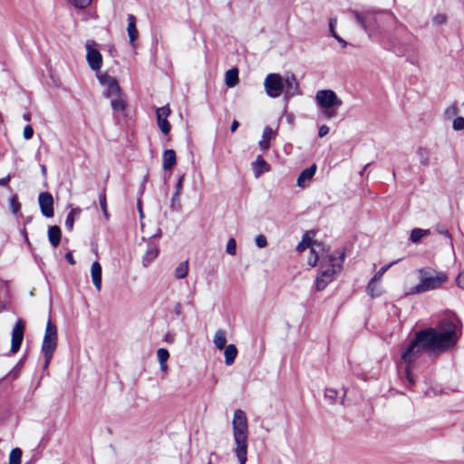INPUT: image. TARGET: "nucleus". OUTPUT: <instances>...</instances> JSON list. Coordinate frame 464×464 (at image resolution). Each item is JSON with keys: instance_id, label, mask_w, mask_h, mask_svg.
I'll list each match as a JSON object with an SVG mask.
<instances>
[{"instance_id": "nucleus-1", "label": "nucleus", "mask_w": 464, "mask_h": 464, "mask_svg": "<svg viewBox=\"0 0 464 464\" xmlns=\"http://www.w3.org/2000/svg\"><path fill=\"white\" fill-rule=\"evenodd\" d=\"M459 336L457 324L450 318L442 319L435 327L417 332L401 356V363L405 364V374L409 382L414 383L411 369L423 351L444 353L457 344Z\"/></svg>"}, {"instance_id": "nucleus-2", "label": "nucleus", "mask_w": 464, "mask_h": 464, "mask_svg": "<svg viewBox=\"0 0 464 464\" xmlns=\"http://www.w3.org/2000/svg\"><path fill=\"white\" fill-rule=\"evenodd\" d=\"M345 252L343 249H336L331 253L324 250L320 254V266L315 278L317 291L324 290L334 281L335 276L342 270Z\"/></svg>"}, {"instance_id": "nucleus-3", "label": "nucleus", "mask_w": 464, "mask_h": 464, "mask_svg": "<svg viewBox=\"0 0 464 464\" xmlns=\"http://www.w3.org/2000/svg\"><path fill=\"white\" fill-rule=\"evenodd\" d=\"M234 451L239 464H246L247 459L248 423L244 411L238 409L234 411L232 420Z\"/></svg>"}, {"instance_id": "nucleus-4", "label": "nucleus", "mask_w": 464, "mask_h": 464, "mask_svg": "<svg viewBox=\"0 0 464 464\" xmlns=\"http://www.w3.org/2000/svg\"><path fill=\"white\" fill-rule=\"evenodd\" d=\"M420 282L408 295H415L430 290L439 288L447 280V276L443 272H438L431 267H424L419 270Z\"/></svg>"}, {"instance_id": "nucleus-5", "label": "nucleus", "mask_w": 464, "mask_h": 464, "mask_svg": "<svg viewBox=\"0 0 464 464\" xmlns=\"http://www.w3.org/2000/svg\"><path fill=\"white\" fill-rule=\"evenodd\" d=\"M306 248H310V256L308 257L307 262L311 266H314L320 259V254L323 253L324 249L320 243L312 241L310 238L304 237L297 245L296 250L298 252H303Z\"/></svg>"}, {"instance_id": "nucleus-6", "label": "nucleus", "mask_w": 464, "mask_h": 464, "mask_svg": "<svg viewBox=\"0 0 464 464\" xmlns=\"http://www.w3.org/2000/svg\"><path fill=\"white\" fill-rule=\"evenodd\" d=\"M264 86L266 94L271 98L279 97L285 88L283 78L278 73H269L266 75Z\"/></svg>"}, {"instance_id": "nucleus-7", "label": "nucleus", "mask_w": 464, "mask_h": 464, "mask_svg": "<svg viewBox=\"0 0 464 464\" xmlns=\"http://www.w3.org/2000/svg\"><path fill=\"white\" fill-rule=\"evenodd\" d=\"M57 327L51 320H48L43 340L42 352H47L48 354L53 353L57 347Z\"/></svg>"}, {"instance_id": "nucleus-8", "label": "nucleus", "mask_w": 464, "mask_h": 464, "mask_svg": "<svg viewBox=\"0 0 464 464\" xmlns=\"http://www.w3.org/2000/svg\"><path fill=\"white\" fill-rule=\"evenodd\" d=\"M352 14L358 24L368 34V36L372 38L374 36V24L376 23L375 14L370 11L364 13L353 11Z\"/></svg>"}, {"instance_id": "nucleus-9", "label": "nucleus", "mask_w": 464, "mask_h": 464, "mask_svg": "<svg viewBox=\"0 0 464 464\" xmlns=\"http://www.w3.org/2000/svg\"><path fill=\"white\" fill-rule=\"evenodd\" d=\"M315 101L321 108L339 107L342 101L332 90H320L315 94Z\"/></svg>"}, {"instance_id": "nucleus-10", "label": "nucleus", "mask_w": 464, "mask_h": 464, "mask_svg": "<svg viewBox=\"0 0 464 464\" xmlns=\"http://www.w3.org/2000/svg\"><path fill=\"white\" fill-rule=\"evenodd\" d=\"M100 83L105 88L103 95L106 98L114 97L121 94V90L117 80L108 73H100L97 75Z\"/></svg>"}, {"instance_id": "nucleus-11", "label": "nucleus", "mask_w": 464, "mask_h": 464, "mask_svg": "<svg viewBox=\"0 0 464 464\" xmlns=\"http://www.w3.org/2000/svg\"><path fill=\"white\" fill-rule=\"evenodd\" d=\"M86 59L92 70L98 72L102 65V57L99 50L92 48L91 42L86 43Z\"/></svg>"}, {"instance_id": "nucleus-12", "label": "nucleus", "mask_w": 464, "mask_h": 464, "mask_svg": "<svg viewBox=\"0 0 464 464\" xmlns=\"http://www.w3.org/2000/svg\"><path fill=\"white\" fill-rule=\"evenodd\" d=\"M38 203L43 216L53 217V198L49 192H41L38 196Z\"/></svg>"}, {"instance_id": "nucleus-13", "label": "nucleus", "mask_w": 464, "mask_h": 464, "mask_svg": "<svg viewBox=\"0 0 464 464\" xmlns=\"http://www.w3.org/2000/svg\"><path fill=\"white\" fill-rule=\"evenodd\" d=\"M24 324L22 320H18L12 331L11 352L16 353L21 346L24 338Z\"/></svg>"}, {"instance_id": "nucleus-14", "label": "nucleus", "mask_w": 464, "mask_h": 464, "mask_svg": "<svg viewBox=\"0 0 464 464\" xmlns=\"http://www.w3.org/2000/svg\"><path fill=\"white\" fill-rule=\"evenodd\" d=\"M283 81L285 85V94L286 97H293L299 93L298 82L295 74H287Z\"/></svg>"}, {"instance_id": "nucleus-15", "label": "nucleus", "mask_w": 464, "mask_h": 464, "mask_svg": "<svg viewBox=\"0 0 464 464\" xmlns=\"http://www.w3.org/2000/svg\"><path fill=\"white\" fill-rule=\"evenodd\" d=\"M316 169H317V167L315 164H313L312 166L304 169L299 174V176L296 179V185L302 188H305L310 183L313 177L314 176V174L316 172Z\"/></svg>"}, {"instance_id": "nucleus-16", "label": "nucleus", "mask_w": 464, "mask_h": 464, "mask_svg": "<svg viewBox=\"0 0 464 464\" xmlns=\"http://www.w3.org/2000/svg\"><path fill=\"white\" fill-rule=\"evenodd\" d=\"M91 275L96 290L100 291L102 288V266L99 262L95 261L92 263L91 267Z\"/></svg>"}, {"instance_id": "nucleus-17", "label": "nucleus", "mask_w": 464, "mask_h": 464, "mask_svg": "<svg viewBox=\"0 0 464 464\" xmlns=\"http://www.w3.org/2000/svg\"><path fill=\"white\" fill-rule=\"evenodd\" d=\"M268 163L261 157L258 156L256 161L252 162V169L256 178H259L264 172L269 171Z\"/></svg>"}, {"instance_id": "nucleus-18", "label": "nucleus", "mask_w": 464, "mask_h": 464, "mask_svg": "<svg viewBox=\"0 0 464 464\" xmlns=\"http://www.w3.org/2000/svg\"><path fill=\"white\" fill-rule=\"evenodd\" d=\"M276 132L270 128L266 126L264 128L262 133V139L259 140L258 145L262 150H267L270 147V140L275 137Z\"/></svg>"}, {"instance_id": "nucleus-19", "label": "nucleus", "mask_w": 464, "mask_h": 464, "mask_svg": "<svg viewBox=\"0 0 464 464\" xmlns=\"http://www.w3.org/2000/svg\"><path fill=\"white\" fill-rule=\"evenodd\" d=\"M127 21H128V27H127L128 36L130 39V43L131 44V45H133V43L139 36V33L136 28V18L133 14H128Z\"/></svg>"}, {"instance_id": "nucleus-20", "label": "nucleus", "mask_w": 464, "mask_h": 464, "mask_svg": "<svg viewBox=\"0 0 464 464\" xmlns=\"http://www.w3.org/2000/svg\"><path fill=\"white\" fill-rule=\"evenodd\" d=\"M62 231L58 226H52L48 228V240L53 247H57L61 242Z\"/></svg>"}, {"instance_id": "nucleus-21", "label": "nucleus", "mask_w": 464, "mask_h": 464, "mask_svg": "<svg viewBox=\"0 0 464 464\" xmlns=\"http://www.w3.org/2000/svg\"><path fill=\"white\" fill-rule=\"evenodd\" d=\"M224 349L225 363L226 365L230 366L234 363L237 356V349L234 344H228Z\"/></svg>"}, {"instance_id": "nucleus-22", "label": "nucleus", "mask_w": 464, "mask_h": 464, "mask_svg": "<svg viewBox=\"0 0 464 464\" xmlns=\"http://www.w3.org/2000/svg\"><path fill=\"white\" fill-rule=\"evenodd\" d=\"M176 164V153L173 150H166L163 153V169L165 170L172 169Z\"/></svg>"}, {"instance_id": "nucleus-23", "label": "nucleus", "mask_w": 464, "mask_h": 464, "mask_svg": "<svg viewBox=\"0 0 464 464\" xmlns=\"http://www.w3.org/2000/svg\"><path fill=\"white\" fill-rule=\"evenodd\" d=\"M213 343L218 350L224 349L227 343L226 331L223 329L217 330L214 335Z\"/></svg>"}, {"instance_id": "nucleus-24", "label": "nucleus", "mask_w": 464, "mask_h": 464, "mask_svg": "<svg viewBox=\"0 0 464 464\" xmlns=\"http://www.w3.org/2000/svg\"><path fill=\"white\" fill-rule=\"evenodd\" d=\"M111 99V106L114 111H123L126 108V102L122 97V94L115 95L114 97H109Z\"/></svg>"}, {"instance_id": "nucleus-25", "label": "nucleus", "mask_w": 464, "mask_h": 464, "mask_svg": "<svg viewBox=\"0 0 464 464\" xmlns=\"http://www.w3.org/2000/svg\"><path fill=\"white\" fill-rule=\"evenodd\" d=\"M225 82L227 87H234L238 82V70L232 68L226 72Z\"/></svg>"}, {"instance_id": "nucleus-26", "label": "nucleus", "mask_w": 464, "mask_h": 464, "mask_svg": "<svg viewBox=\"0 0 464 464\" xmlns=\"http://www.w3.org/2000/svg\"><path fill=\"white\" fill-rule=\"evenodd\" d=\"M430 234V229L413 228L411 232L410 239L412 243H417L422 237L429 236Z\"/></svg>"}, {"instance_id": "nucleus-27", "label": "nucleus", "mask_w": 464, "mask_h": 464, "mask_svg": "<svg viewBox=\"0 0 464 464\" xmlns=\"http://www.w3.org/2000/svg\"><path fill=\"white\" fill-rule=\"evenodd\" d=\"M379 282L371 279L368 283L366 291L369 295L372 297L380 296L382 295L381 287L378 285Z\"/></svg>"}, {"instance_id": "nucleus-28", "label": "nucleus", "mask_w": 464, "mask_h": 464, "mask_svg": "<svg viewBox=\"0 0 464 464\" xmlns=\"http://www.w3.org/2000/svg\"><path fill=\"white\" fill-rule=\"evenodd\" d=\"M159 250L156 246H150L143 256V266H147L158 256Z\"/></svg>"}, {"instance_id": "nucleus-29", "label": "nucleus", "mask_w": 464, "mask_h": 464, "mask_svg": "<svg viewBox=\"0 0 464 464\" xmlns=\"http://www.w3.org/2000/svg\"><path fill=\"white\" fill-rule=\"evenodd\" d=\"M81 213V209L79 208H72L67 215L64 226L67 230L71 231L73 228L74 224V215H79Z\"/></svg>"}, {"instance_id": "nucleus-30", "label": "nucleus", "mask_w": 464, "mask_h": 464, "mask_svg": "<svg viewBox=\"0 0 464 464\" xmlns=\"http://www.w3.org/2000/svg\"><path fill=\"white\" fill-rule=\"evenodd\" d=\"M417 156L421 165L428 166L430 164V152L428 149L420 148L417 150Z\"/></svg>"}, {"instance_id": "nucleus-31", "label": "nucleus", "mask_w": 464, "mask_h": 464, "mask_svg": "<svg viewBox=\"0 0 464 464\" xmlns=\"http://www.w3.org/2000/svg\"><path fill=\"white\" fill-rule=\"evenodd\" d=\"M188 272V261L181 262L175 269V277L178 279L185 278Z\"/></svg>"}, {"instance_id": "nucleus-32", "label": "nucleus", "mask_w": 464, "mask_h": 464, "mask_svg": "<svg viewBox=\"0 0 464 464\" xmlns=\"http://www.w3.org/2000/svg\"><path fill=\"white\" fill-rule=\"evenodd\" d=\"M22 454L21 449H13L9 454V464H21Z\"/></svg>"}, {"instance_id": "nucleus-33", "label": "nucleus", "mask_w": 464, "mask_h": 464, "mask_svg": "<svg viewBox=\"0 0 464 464\" xmlns=\"http://www.w3.org/2000/svg\"><path fill=\"white\" fill-rule=\"evenodd\" d=\"M158 126L160 129V130L165 134L168 135L170 131V123L169 122L168 119H160L157 120Z\"/></svg>"}, {"instance_id": "nucleus-34", "label": "nucleus", "mask_w": 464, "mask_h": 464, "mask_svg": "<svg viewBox=\"0 0 464 464\" xmlns=\"http://www.w3.org/2000/svg\"><path fill=\"white\" fill-rule=\"evenodd\" d=\"M169 113H170V109L169 108L168 105L158 108L156 110L157 120L168 119Z\"/></svg>"}, {"instance_id": "nucleus-35", "label": "nucleus", "mask_w": 464, "mask_h": 464, "mask_svg": "<svg viewBox=\"0 0 464 464\" xmlns=\"http://www.w3.org/2000/svg\"><path fill=\"white\" fill-rule=\"evenodd\" d=\"M157 357L160 364H163L164 362H167L168 359L169 358V353L165 348H160L157 351Z\"/></svg>"}, {"instance_id": "nucleus-36", "label": "nucleus", "mask_w": 464, "mask_h": 464, "mask_svg": "<svg viewBox=\"0 0 464 464\" xmlns=\"http://www.w3.org/2000/svg\"><path fill=\"white\" fill-rule=\"evenodd\" d=\"M226 252L228 255L235 256L237 254V242L234 238H229L227 246H226Z\"/></svg>"}, {"instance_id": "nucleus-37", "label": "nucleus", "mask_w": 464, "mask_h": 464, "mask_svg": "<svg viewBox=\"0 0 464 464\" xmlns=\"http://www.w3.org/2000/svg\"><path fill=\"white\" fill-rule=\"evenodd\" d=\"M338 392L333 388H326L324 390V396L326 399L330 401L331 403H334L337 398Z\"/></svg>"}, {"instance_id": "nucleus-38", "label": "nucleus", "mask_w": 464, "mask_h": 464, "mask_svg": "<svg viewBox=\"0 0 464 464\" xmlns=\"http://www.w3.org/2000/svg\"><path fill=\"white\" fill-rule=\"evenodd\" d=\"M70 4H72L73 6L79 9H83L87 7L91 3L92 0H68Z\"/></svg>"}, {"instance_id": "nucleus-39", "label": "nucleus", "mask_w": 464, "mask_h": 464, "mask_svg": "<svg viewBox=\"0 0 464 464\" xmlns=\"http://www.w3.org/2000/svg\"><path fill=\"white\" fill-rule=\"evenodd\" d=\"M99 202L101 208L106 218H108V211H107V204H106V196L105 193L102 192L99 195Z\"/></svg>"}, {"instance_id": "nucleus-40", "label": "nucleus", "mask_w": 464, "mask_h": 464, "mask_svg": "<svg viewBox=\"0 0 464 464\" xmlns=\"http://www.w3.org/2000/svg\"><path fill=\"white\" fill-rule=\"evenodd\" d=\"M394 263H395V262H392V263H391V264H389V265H387V266H382V268H381V269H380V270H379V271L374 275V276H373L372 279V280H374V281H377V282L381 281V280H382V276H383V274H384V273L389 269V267H391V266H392V264H394Z\"/></svg>"}, {"instance_id": "nucleus-41", "label": "nucleus", "mask_w": 464, "mask_h": 464, "mask_svg": "<svg viewBox=\"0 0 464 464\" xmlns=\"http://www.w3.org/2000/svg\"><path fill=\"white\" fill-rule=\"evenodd\" d=\"M10 208L14 214H17L21 208V204L18 202L16 197H12L10 199Z\"/></svg>"}, {"instance_id": "nucleus-42", "label": "nucleus", "mask_w": 464, "mask_h": 464, "mask_svg": "<svg viewBox=\"0 0 464 464\" xmlns=\"http://www.w3.org/2000/svg\"><path fill=\"white\" fill-rule=\"evenodd\" d=\"M255 242L256 246L259 248H264L267 246L266 237L262 234L256 237Z\"/></svg>"}, {"instance_id": "nucleus-43", "label": "nucleus", "mask_w": 464, "mask_h": 464, "mask_svg": "<svg viewBox=\"0 0 464 464\" xmlns=\"http://www.w3.org/2000/svg\"><path fill=\"white\" fill-rule=\"evenodd\" d=\"M452 127L455 130H461L464 129V118L463 117H457L453 121Z\"/></svg>"}, {"instance_id": "nucleus-44", "label": "nucleus", "mask_w": 464, "mask_h": 464, "mask_svg": "<svg viewBox=\"0 0 464 464\" xmlns=\"http://www.w3.org/2000/svg\"><path fill=\"white\" fill-rule=\"evenodd\" d=\"M335 107H330V108H324V115L327 119L334 118L337 115Z\"/></svg>"}, {"instance_id": "nucleus-45", "label": "nucleus", "mask_w": 464, "mask_h": 464, "mask_svg": "<svg viewBox=\"0 0 464 464\" xmlns=\"http://www.w3.org/2000/svg\"><path fill=\"white\" fill-rule=\"evenodd\" d=\"M23 135L25 140H30L34 135L33 127L31 125H26L24 129Z\"/></svg>"}, {"instance_id": "nucleus-46", "label": "nucleus", "mask_w": 464, "mask_h": 464, "mask_svg": "<svg viewBox=\"0 0 464 464\" xmlns=\"http://www.w3.org/2000/svg\"><path fill=\"white\" fill-rule=\"evenodd\" d=\"M184 180V175H181L176 184V191H175V197H179L181 190H182V184Z\"/></svg>"}, {"instance_id": "nucleus-47", "label": "nucleus", "mask_w": 464, "mask_h": 464, "mask_svg": "<svg viewBox=\"0 0 464 464\" xmlns=\"http://www.w3.org/2000/svg\"><path fill=\"white\" fill-rule=\"evenodd\" d=\"M436 232L440 235H442L444 237H446L447 238H449L450 241H451V235L450 233L448 231V229H446L444 227L442 226H438L436 227Z\"/></svg>"}, {"instance_id": "nucleus-48", "label": "nucleus", "mask_w": 464, "mask_h": 464, "mask_svg": "<svg viewBox=\"0 0 464 464\" xmlns=\"http://www.w3.org/2000/svg\"><path fill=\"white\" fill-rule=\"evenodd\" d=\"M336 24H337L336 18H331L329 21V30L334 38V35H338L337 33L335 32Z\"/></svg>"}, {"instance_id": "nucleus-49", "label": "nucleus", "mask_w": 464, "mask_h": 464, "mask_svg": "<svg viewBox=\"0 0 464 464\" xmlns=\"http://www.w3.org/2000/svg\"><path fill=\"white\" fill-rule=\"evenodd\" d=\"M456 282L457 285L462 290H464V270L459 274Z\"/></svg>"}, {"instance_id": "nucleus-50", "label": "nucleus", "mask_w": 464, "mask_h": 464, "mask_svg": "<svg viewBox=\"0 0 464 464\" xmlns=\"http://www.w3.org/2000/svg\"><path fill=\"white\" fill-rule=\"evenodd\" d=\"M447 20V17L445 14H439L437 15H435L433 17V21L436 23V24H442L446 22Z\"/></svg>"}, {"instance_id": "nucleus-51", "label": "nucleus", "mask_w": 464, "mask_h": 464, "mask_svg": "<svg viewBox=\"0 0 464 464\" xmlns=\"http://www.w3.org/2000/svg\"><path fill=\"white\" fill-rule=\"evenodd\" d=\"M328 133H329V127H328V126H326V125H322V126L319 128L318 136H319L320 138H323V137L326 136Z\"/></svg>"}, {"instance_id": "nucleus-52", "label": "nucleus", "mask_w": 464, "mask_h": 464, "mask_svg": "<svg viewBox=\"0 0 464 464\" xmlns=\"http://www.w3.org/2000/svg\"><path fill=\"white\" fill-rule=\"evenodd\" d=\"M44 353V368H47L51 360H52V357L53 355V353H49L47 352H42Z\"/></svg>"}, {"instance_id": "nucleus-53", "label": "nucleus", "mask_w": 464, "mask_h": 464, "mask_svg": "<svg viewBox=\"0 0 464 464\" xmlns=\"http://www.w3.org/2000/svg\"><path fill=\"white\" fill-rule=\"evenodd\" d=\"M164 341L170 343H174L175 334L173 333H167L164 336Z\"/></svg>"}, {"instance_id": "nucleus-54", "label": "nucleus", "mask_w": 464, "mask_h": 464, "mask_svg": "<svg viewBox=\"0 0 464 464\" xmlns=\"http://www.w3.org/2000/svg\"><path fill=\"white\" fill-rule=\"evenodd\" d=\"M65 259L67 260V262L70 264V265H74L75 264V260L73 258V256L72 254V252H67L65 254Z\"/></svg>"}, {"instance_id": "nucleus-55", "label": "nucleus", "mask_w": 464, "mask_h": 464, "mask_svg": "<svg viewBox=\"0 0 464 464\" xmlns=\"http://www.w3.org/2000/svg\"><path fill=\"white\" fill-rule=\"evenodd\" d=\"M11 179V176L8 174L7 176L0 179V186L5 187L8 184Z\"/></svg>"}, {"instance_id": "nucleus-56", "label": "nucleus", "mask_w": 464, "mask_h": 464, "mask_svg": "<svg viewBox=\"0 0 464 464\" xmlns=\"http://www.w3.org/2000/svg\"><path fill=\"white\" fill-rule=\"evenodd\" d=\"M334 39L343 46V47H346L347 46V42L343 39L342 37H340L339 35H334Z\"/></svg>"}, {"instance_id": "nucleus-57", "label": "nucleus", "mask_w": 464, "mask_h": 464, "mask_svg": "<svg viewBox=\"0 0 464 464\" xmlns=\"http://www.w3.org/2000/svg\"><path fill=\"white\" fill-rule=\"evenodd\" d=\"M174 312L177 315H179L182 312V306L180 303H177L174 306Z\"/></svg>"}, {"instance_id": "nucleus-58", "label": "nucleus", "mask_w": 464, "mask_h": 464, "mask_svg": "<svg viewBox=\"0 0 464 464\" xmlns=\"http://www.w3.org/2000/svg\"><path fill=\"white\" fill-rule=\"evenodd\" d=\"M238 126H239V122H238L237 120H234V121H232L231 126H230V130H231L232 132H234V131L238 128Z\"/></svg>"}, {"instance_id": "nucleus-59", "label": "nucleus", "mask_w": 464, "mask_h": 464, "mask_svg": "<svg viewBox=\"0 0 464 464\" xmlns=\"http://www.w3.org/2000/svg\"><path fill=\"white\" fill-rule=\"evenodd\" d=\"M23 118L24 121H31V114L29 112H26L23 115Z\"/></svg>"}, {"instance_id": "nucleus-60", "label": "nucleus", "mask_w": 464, "mask_h": 464, "mask_svg": "<svg viewBox=\"0 0 464 464\" xmlns=\"http://www.w3.org/2000/svg\"><path fill=\"white\" fill-rule=\"evenodd\" d=\"M177 200H179V197H175V194H174V195H173V197H172V199H171V201H172V203H171V207H172V208H174V206H175V202H176Z\"/></svg>"}, {"instance_id": "nucleus-61", "label": "nucleus", "mask_w": 464, "mask_h": 464, "mask_svg": "<svg viewBox=\"0 0 464 464\" xmlns=\"http://www.w3.org/2000/svg\"><path fill=\"white\" fill-rule=\"evenodd\" d=\"M160 369H161V371L166 372L167 369H168L167 362H164L163 364H160Z\"/></svg>"}, {"instance_id": "nucleus-62", "label": "nucleus", "mask_w": 464, "mask_h": 464, "mask_svg": "<svg viewBox=\"0 0 464 464\" xmlns=\"http://www.w3.org/2000/svg\"><path fill=\"white\" fill-rule=\"evenodd\" d=\"M41 171H42L44 176L46 175V167H45V165H42L41 166Z\"/></svg>"}, {"instance_id": "nucleus-63", "label": "nucleus", "mask_w": 464, "mask_h": 464, "mask_svg": "<svg viewBox=\"0 0 464 464\" xmlns=\"http://www.w3.org/2000/svg\"><path fill=\"white\" fill-rule=\"evenodd\" d=\"M368 166H369V164H366V165L364 166V168L362 169V170L360 172V175H361V176H362V175H363V173H364V171H365V169H367V167H368Z\"/></svg>"}]
</instances>
